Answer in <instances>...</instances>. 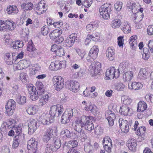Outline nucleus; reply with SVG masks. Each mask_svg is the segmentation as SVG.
Here are the masks:
<instances>
[{
	"instance_id": "f3484780",
	"label": "nucleus",
	"mask_w": 153,
	"mask_h": 153,
	"mask_svg": "<svg viewBox=\"0 0 153 153\" xmlns=\"http://www.w3.org/2000/svg\"><path fill=\"white\" fill-rule=\"evenodd\" d=\"M79 87V83L76 81L71 80L68 84V88L74 92H77Z\"/></svg>"
},
{
	"instance_id": "9d476101",
	"label": "nucleus",
	"mask_w": 153,
	"mask_h": 153,
	"mask_svg": "<svg viewBox=\"0 0 153 153\" xmlns=\"http://www.w3.org/2000/svg\"><path fill=\"white\" fill-rule=\"evenodd\" d=\"M30 64L29 61L25 59L21 60L13 65V68L14 71L22 70L27 68L30 65Z\"/></svg>"
},
{
	"instance_id": "8fccbe9b",
	"label": "nucleus",
	"mask_w": 153,
	"mask_h": 153,
	"mask_svg": "<svg viewBox=\"0 0 153 153\" xmlns=\"http://www.w3.org/2000/svg\"><path fill=\"white\" fill-rule=\"evenodd\" d=\"M35 85L38 90L41 91L42 93L44 94L43 85L41 82L37 81Z\"/></svg>"
},
{
	"instance_id": "37998d69",
	"label": "nucleus",
	"mask_w": 153,
	"mask_h": 153,
	"mask_svg": "<svg viewBox=\"0 0 153 153\" xmlns=\"http://www.w3.org/2000/svg\"><path fill=\"white\" fill-rule=\"evenodd\" d=\"M85 110L90 111L91 113H95L97 112V108L94 107L91 102L88 103L85 107Z\"/></svg>"
},
{
	"instance_id": "c85d7f7f",
	"label": "nucleus",
	"mask_w": 153,
	"mask_h": 153,
	"mask_svg": "<svg viewBox=\"0 0 153 153\" xmlns=\"http://www.w3.org/2000/svg\"><path fill=\"white\" fill-rule=\"evenodd\" d=\"M98 27V24L95 22H92L87 25L86 30L88 33H91L95 30Z\"/></svg>"
},
{
	"instance_id": "20e7f679",
	"label": "nucleus",
	"mask_w": 153,
	"mask_h": 153,
	"mask_svg": "<svg viewBox=\"0 0 153 153\" xmlns=\"http://www.w3.org/2000/svg\"><path fill=\"white\" fill-rule=\"evenodd\" d=\"M6 113L8 115H12L15 110L16 102L13 99L8 100L5 105Z\"/></svg>"
},
{
	"instance_id": "423d86ee",
	"label": "nucleus",
	"mask_w": 153,
	"mask_h": 153,
	"mask_svg": "<svg viewBox=\"0 0 153 153\" xmlns=\"http://www.w3.org/2000/svg\"><path fill=\"white\" fill-rule=\"evenodd\" d=\"M120 72L119 69H116L113 67L108 68L106 72V76L108 79L117 78L120 76Z\"/></svg>"
},
{
	"instance_id": "052dcab7",
	"label": "nucleus",
	"mask_w": 153,
	"mask_h": 153,
	"mask_svg": "<svg viewBox=\"0 0 153 153\" xmlns=\"http://www.w3.org/2000/svg\"><path fill=\"white\" fill-rule=\"evenodd\" d=\"M76 51L78 55L81 57V59H83L85 54V52L83 50H81L79 48L76 49Z\"/></svg>"
},
{
	"instance_id": "412c9836",
	"label": "nucleus",
	"mask_w": 153,
	"mask_h": 153,
	"mask_svg": "<svg viewBox=\"0 0 153 153\" xmlns=\"http://www.w3.org/2000/svg\"><path fill=\"white\" fill-rule=\"evenodd\" d=\"M53 130L52 128H49L43 136L42 140L43 142L48 143L52 137Z\"/></svg>"
},
{
	"instance_id": "393cba45",
	"label": "nucleus",
	"mask_w": 153,
	"mask_h": 153,
	"mask_svg": "<svg viewBox=\"0 0 153 153\" xmlns=\"http://www.w3.org/2000/svg\"><path fill=\"white\" fill-rule=\"evenodd\" d=\"M143 87V85L141 83L135 81L132 82L130 85H128V88L130 90L137 91L141 89Z\"/></svg>"
},
{
	"instance_id": "3c124183",
	"label": "nucleus",
	"mask_w": 153,
	"mask_h": 153,
	"mask_svg": "<svg viewBox=\"0 0 153 153\" xmlns=\"http://www.w3.org/2000/svg\"><path fill=\"white\" fill-rule=\"evenodd\" d=\"M50 31L49 27L46 25L44 26L41 28L42 33L44 36L47 35Z\"/></svg>"
},
{
	"instance_id": "6e6d98bb",
	"label": "nucleus",
	"mask_w": 153,
	"mask_h": 153,
	"mask_svg": "<svg viewBox=\"0 0 153 153\" xmlns=\"http://www.w3.org/2000/svg\"><path fill=\"white\" fill-rule=\"evenodd\" d=\"M55 105L56 107H57L56 111L57 112L59 116L63 113L64 111L63 108V106L60 105L58 104Z\"/></svg>"
},
{
	"instance_id": "4c0bfd02",
	"label": "nucleus",
	"mask_w": 153,
	"mask_h": 153,
	"mask_svg": "<svg viewBox=\"0 0 153 153\" xmlns=\"http://www.w3.org/2000/svg\"><path fill=\"white\" fill-rule=\"evenodd\" d=\"M134 73L132 71H128L123 75V78L125 81H130L133 77Z\"/></svg>"
},
{
	"instance_id": "a18cd8bd",
	"label": "nucleus",
	"mask_w": 153,
	"mask_h": 153,
	"mask_svg": "<svg viewBox=\"0 0 153 153\" xmlns=\"http://www.w3.org/2000/svg\"><path fill=\"white\" fill-rule=\"evenodd\" d=\"M84 150L86 153H92L93 146L89 143H87L84 145Z\"/></svg>"
},
{
	"instance_id": "5fc2aeb1",
	"label": "nucleus",
	"mask_w": 153,
	"mask_h": 153,
	"mask_svg": "<svg viewBox=\"0 0 153 153\" xmlns=\"http://www.w3.org/2000/svg\"><path fill=\"white\" fill-rule=\"evenodd\" d=\"M94 129V131L95 134H101L103 132V129L101 127L98 125H97Z\"/></svg>"
},
{
	"instance_id": "4be33fe9",
	"label": "nucleus",
	"mask_w": 153,
	"mask_h": 153,
	"mask_svg": "<svg viewBox=\"0 0 153 153\" xmlns=\"http://www.w3.org/2000/svg\"><path fill=\"white\" fill-rule=\"evenodd\" d=\"M40 92H39V95L40 96L41 95H42V96L39 99V105L40 106L42 107L45 105L48 102L49 99V96L47 94L43 95L44 94L41 93L40 94Z\"/></svg>"
},
{
	"instance_id": "1a4fd4ad",
	"label": "nucleus",
	"mask_w": 153,
	"mask_h": 153,
	"mask_svg": "<svg viewBox=\"0 0 153 153\" xmlns=\"http://www.w3.org/2000/svg\"><path fill=\"white\" fill-rule=\"evenodd\" d=\"M102 144L104 149L108 153H111L113 147L112 142L111 139L108 136L104 137L102 140Z\"/></svg>"
},
{
	"instance_id": "e2e57ef3",
	"label": "nucleus",
	"mask_w": 153,
	"mask_h": 153,
	"mask_svg": "<svg viewBox=\"0 0 153 153\" xmlns=\"http://www.w3.org/2000/svg\"><path fill=\"white\" fill-rule=\"evenodd\" d=\"M6 63L8 65H12L16 61V59L14 57L10 58L9 59L5 60Z\"/></svg>"
},
{
	"instance_id": "e433bc0d",
	"label": "nucleus",
	"mask_w": 153,
	"mask_h": 153,
	"mask_svg": "<svg viewBox=\"0 0 153 153\" xmlns=\"http://www.w3.org/2000/svg\"><path fill=\"white\" fill-rule=\"evenodd\" d=\"M148 71L146 68H141L139 73L138 77L139 79H144L148 75Z\"/></svg>"
},
{
	"instance_id": "7ed1b4c3",
	"label": "nucleus",
	"mask_w": 153,
	"mask_h": 153,
	"mask_svg": "<svg viewBox=\"0 0 153 153\" xmlns=\"http://www.w3.org/2000/svg\"><path fill=\"white\" fill-rule=\"evenodd\" d=\"M52 82L55 89L57 91H60L64 87V79L60 76H54L52 79Z\"/></svg>"
},
{
	"instance_id": "4d7b16f0",
	"label": "nucleus",
	"mask_w": 153,
	"mask_h": 153,
	"mask_svg": "<svg viewBox=\"0 0 153 153\" xmlns=\"http://www.w3.org/2000/svg\"><path fill=\"white\" fill-rule=\"evenodd\" d=\"M120 128L122 131L127 133L129 129V125H120Z\"/></svg>"
},
{
	"instance_id": "0eeeda50",
	"label": "nucleus",
	"mask_w": 153,
	"mask_h": 153,
	"mask_svg": "<svg viewBox=\"0 0 153 153\" xmlns=\"http://www.w3.org/2000/svg\"><path fill=\"white\" fill-rule=\"evenodd\" d=\"M66 66L65 61H55L51 62L49 69L51 71H57L66 67Z\"/></svg>"
},
{
	"instance_id": "ddd939ff",
	"label": "nucleus",
	"mask_w": 153,
	"mask_h": 153,
	"mask_svg": "<svg viewBox=\"0 0 153 153\" xmlns=\"http://www.w3.org/2000/svg\"><path fill=\"white\" fill-rule=\"evenodd\" d=\"M45 3L44 0L40 1L35 8V13L38 15L44 13L46 10L45 8Z\"/></svg>"
},
{
	"instance_id": "b1692460",
	"label": "nucleus",
	"mask_w": 153,
	"mask_h": 153,
	"mask_svg": "<svg viewBox=\"0 0 153 153\" xmlns=\"http://www.w3.org/2000/svg\"><path fill=\"white\" fill-rule=\"evenodd\" d=\"M126 6L127 7L131 9L133 13H137L138 12V10L140 7V5L139 3L137 4L135 2L132 3L130 1L127 2Z\"/></svg>"
},
{
	"instance_id": "dca6fc26",
	"label": "nucleus",
	"mask_w": 153,
	"mask_h": 153,
	"mask_svg": "<svg viewBox=\"0 0 153 153\" xmlns=\"http://www.w3.org/2000/svg\"><path fill=\"white\" fill-rule=\"evenodd\" d=\"M105 115L109 124H114V120L116 118L114 113L110 110H107L105 112Z\"/></svg>"
},
{
	"instance_id": "f704fd0d",
	"label": "nucleus",
	"mask_w": 153,
	"mask_h": 153,
	"mask_svg": "<svg viewBox=\"0 0 153 153\" xmlns=\"http://www.w3.org/2000/svg\"><path fill=\"white\" fill-rule=\"evenodd\" d=\"M137 36L136 35H134L131 36L129 39V43L131 49H134L137 46Z\"/></svg>"
},
{
	"instance_id": "5701e85b",
	"label": "nucleus",
	"mask_w": 153,
	"mask_h": 153,
	"mask_svg": "<svg viewBox=\"0 0 153 153\" xmlns=\"http://www.w3.org/2000/svg\"><path fill=\"white\" fill-rule=\"evenodd\" d=\"M78 145V142L75 140H71L68 142H65L63 145V149L73 148L76 147Z\"/></svg>"
},
{
	"instance_id": "58836bf2",
	"label": "nucleus",
	"mask_w": 153,
	"mask_h": 153,
	"mask_svg": "<svg viewBox=\"0 0 153 153\" xmlns=\"http://www.w3.org/2000/svg\"><path fill=\"white\" fill-rule=\"evenodd\" d=\"M121 29L124 33L128 34L131 32V27L128 22H124L122 25Z\"/></svg>"
},
{
	"instance_id": "c756f323",
	"label": "nucleus",
	"mask_w": 153,
	"mask_h": 153,
	"mask_svg": "<svg viewBox=\"0 0 153 153\" xmlns=\"http://www.w3.org/2000/svg\"><path fill=\"white\" fill-rule=\"evenodd\" d=\"M147 108V104L146 102L143 101H140L137 104V111L138 112H143L146 110Z\"/></svg>"
},
{
	"instance_id": "680f3d73",
	"label": "nucleus",
	"mask_w": 153,
	"mask_h": 153,
	"mask_svg": "<svg viewBox=\"0 0 153 153\" xmlns=\"http://www.w3.org/2000/svg\"><path fill=\"white\" fill-rule=\"evenodd\" d=\"M28 132L30 134L33 133L37 128V125H28Z\"/></svg>"
},
{
	"instance_id": "a878e982",
	"label": "nucleus",
	"mask_w": 153,
	"mask_h": 153,
	"mask_svg": "<svg viewBox=\"0 0 153 153\" xmlns=\"http://www.w3.org/2000/svg\"><path fill=\"white\" fill-rule=\"evenodd\" d=\"M4 24L5 31L13 30L16 27L15 23L9 20H6Z\"/></svg>"
},
{
	"instance_id": "13d9d810",
	"label": "nucleus",
	"mask_w": 153,
	"mask_h": 153,
	"mask_svg": "<svg viewBox=\"0 0 153 153\" xmlns=\"http://www.w3.org/2000/svg\"><path fill=\"white\" fill-rule=\"evenodd\" d=\"M125 87V85L122 83L119 82L117 83L115 86V88L117 91H122Z\"/></svg>"
},
{
	"instance_id": "f03ea898",
	"label": "nucleus",
	"mask_w": 153,
	"mask_h": 153,
	"mask_svg": "<svg viewBox=\"0 0 153 153\" xmlns=\"http://www.w3.org/2000/svg\"><path fill=\"white\" fill-rule=\"evenodd\" d=\"M111 11L110 4L107 3L103 4L99 8L100 14L105 19H109Z\"/></svg>"
},
{
	"instance_id": "603ef678",
	"label": "nucleus",
	"mask_w": 153,
	"mask_h": 153,
	"mask_svg": "<svg viewBox=\"0 0 153 153\" xmlns=\"http://www.w3.org/2000/svg\"><path fill=\"white\" fill-rule=\"evenodd\" d=\"M26 98L24 96L19 97L17 99V102L19 104L22 105L26 103Z\"/></svg>"
},
{
	"instance_id": "a19ab883",
	"label": "nucleus",
	"mask_w": 153,
	"mask_h": 153,
	"mask_svg": "<svg viewBox=\"0 0 153 153\" xmlns=\"http://www.w3.org/2000/svg\"><path fill=\"white\" fill-rule=\"evenodd\" d=\"M62 31L61 30H55L51 31L49 35L50 38L52 39H56L59 35L62 33Z\"/></svg>"
},
{
	"instance_id": "ea45409f",
	"label": "nucleus",
	"mask_w": 153,
	"mask_h": 153,
	"mask_svg": "<svg viewBox=\"0 0 153 153\" xmlns=\"http://www.w3.org/2000/svg\"><path fill=\"white\" fill-rule=\"evenodd\" d=\"M33 7V4L31 2L24 3L21 5V8L23 9L25 11L32 10Z\"/></svg>"
},
{
	"instance_id": "864d4df0",
	"label": "nucleus",
	"mask_w": 153,
	"mask_h": 153,
	"mask_svg": "<svg viewBox=\"0 0 153 153\" xmlns=\"http://www.w3.org/2000/svg\"><path fill=\"white\" fill-rule=\"evenodd\" d=\"M123 36H120L117 38V43L120 47L123 48L124 41Z\"/></svg>"
},
{
	"instance_id": "0e129e2a",
	"label": "nucleus",
	"mask_w": 153,
	"mask_h": 153,
	"mask_svg": "<svg viewBox=\"0 0 153 153\" xmlns=\"http://www.w3.org/2000/svg\"><path fill=\"white\" fill-rule=\"evenodd\" d=\"M123 3L121 2H117L114 4L115 9L117 11H120L122 8Z\"/></svg>"
},
{
	"instance_id": "9b49d317",
	"label": "nucleus",
	"mask_w": 153,
	"mask_h": 153,
	"mask_svg": "<svg viewBox=\"0 0 153 153\" xmlns=\"http://www.w3.org/2000/svg\"><path fill=\"white\" fill-rule=\"evenodd\" d=\"M28 90L30 98L32 100L35 101L39 98L38 92L35 87L32 85H27Z\"/></svg>"
},
{
	"instance_id": "79ce46f5",
	"label": "nucleus",
	"mask_w": 153,
	"mask_h": 153,
	"mask_svg": "<svg viewBox=\"0 0 153 153\" xmlns=\"http://www.w3.org/2000/svg\"><path fill=\"white\" fill-rule=\"evenodd\" d=\"M129 107L126 105H122L120 107V111L122 115L125 116L128 115H129Z\"/></svg>"
},
{
	"instance_id": "49530a36",
	"label": "nucleus",
	"mask_w": 153,
	"mask_h": 153,
	"mask_svg": "<svg viewBox=\"0 0 153 153\" xmlns=\"http://www.w3.org/2000/svg\"><path fill=\"white\" fill-rule=\"evenodd\" d=\"M22 126L21 125H14L13 129L15 131L16 134V135H21Z\"/></svg>"
},
{
	"instance_id": "4468645a",
	"label": "nucleus",
	"mask_w": 153,
	"mask_h": 153,
	"mask_svg": "<svg viewBox=\"0 0 153 153\" xmlns=\"http://www.w3.org/2000/svg\"><path fill=\"white\" fill-rule=\"evenodd\" d=\"M77 37L74 34H72L65 40L63 45L67 48L71 47L73 45L75 40H77Z\"/></svg>"
},
{
	"instance_id": "774afa93",
	"label": "nucleus",
	"mask_w": 153,
	"mask_h": 153,
	"mask_svg": "<svg viewBox=\"0 0 153 153\" xmlns=\"http://www.w3.org/2000/svg\"><path fill=\"white\" fill-rule=\"evenodd\" d=\"M147 33L149 35H153V25H149L147 30Z\"/></svg>"
},
{
	"instance_id": "6ab92c4d",
	"label": "nucleus",
	"mask_w": 153,
	"mask_h": 153,
	"mask_svg": "<svg viewBox=\"0 0 153 153\" xmlns=\"http://www.w3.org/2000/svg\"><path fill=\"white\" fill-rule=\"evenodd\" d=\"M137 145L136 140L134 138L130 139L127 141V146L131 151L135 152L136 151Z\"/></svg>"
},
{
	"instance_id": "cd10ccee",
	"label": "nucleus",
	"mask_w": 153,
	"mask_h": 153,
	"mask_svg": "<svg viewBox=\"0 0 153 153\" xmlns=\"http://www.w3.org/2000/svg\"><path fill=\"white\" fill-rule=\"evenodd\" d=\"M115 50L112 47H108L106 52V55L108 59L111 61L113 60L114 59Z\"/></svg>"
},
{
	"instance_id": "bb28decb",
	"label": "nucleus",
	"mask_w": 153,
	"mask_h": 153,
	"mask_svg": "<svg viewBox=\"0 0 153 153\" xmlns=\"http://www.w3.org/2000/svg\"><path fill=\"white\" fill-rule=\"evenodd\" d=\"M7 13L9 15H13L17 14L19 11V9L15 5H9L7 8Z\"/></svg>"
},
{
	"instance_id": "bf43d9fd",
	"label": "nucleus",
	"mask_w": 153,
	"mask_h": 153,
	"mask_svg": "<svg viewBox=\"0 0 153 153\" xmlns=\"http://www.w3.org/2000/svg\"><path fill=\"white\" fill-rule=\"evenodd\" d=\"M92 3V0H86L82 2V6L88 8Z\"/></svg>"
},
{
	"instance_id": "7c9ffc66",
	"label": "nucleus",
	"mask_w": 153,
	"mask_h": 153,
	"mask_svg": "<svg viewBox=\"0 0 153 153\" xmlns=\"http://www.w3.org/2000/svg\"><path fill=\"white\" fill-rule=\"evenodd\" d=\"M26 111L30 115H34L36 114L38 111V106L37 105H32L27 107Z\"/></svg>"
},
{
	"instance_id": "c03bdc74",
	"label": "nucleus",
	"mask_w": 153,
	"mask_h": 153,
	"mask_svg": "<svg viewBox=\"0 0 153 153\" xmlns=\"http://www.w3.org/2000/svg\"><path fill=\"white\" fill-rule=\"evenodd\" d=\"M21 122L19 120L17 119L10 118L7 120L6 122H3V124H20Z\"/></svg>"
},
{
	"instance_id": "2f4dec72",
	"label": "nucleus",
	"mask_w": 153,
	"mask_h": 153,
	"mask_svg": "<svg viewBox=\"0 0 153 153\" xmlns=\"http://www.w3.org/2000/svg\"><path fill=\"white\" fill-rule=\"evenodd\" d=\"M121 25V20L118 18H116L112 19L110 25L112 28L117 29L120 27Z\"/></svg>"
},
{
	"instance_id": "aec40b11",
	"label": "nucleus",
	"mask_w": 153,
	"mask_h": 153,
	"mask_svg": "<svg viewBox=\"0 0 153 153\" xmlns=\"http://www.w3.org/2000/svg\"><path fill=\"white\" fill-rule=\"evenodd\" d=\"M146 131V129L144 126L139 127L136 132V134L139 136L138 139L140 141L143 140L145 139V133Z\"/></svg>"
},
{
	"instance_id": "a211bd4d",
	"label": "nucleus",
	"mask_w": 153,
	"mask_h": 153,
	"mask_svg": "<svg viewBox=\"0 0 153 153\" xmlns=\"http://www.w3.org/2000/svg\"><path fill=\"white\" fill-rule=\"evenodd\" d=\"M144 16L143 13H140L137 12V13L134 14L133 16L132 19L136 24H139L138 25L139 28L142 27V25L139 23L142 20Z\"/></svg>"
},
{
	"instance_id": "72a5a7b5",
	"label": "nucleus",
	"mask_w": 153,
	"mask_h": 153,
	"mask_svg": "<svg viewBox=\"0 0 153 153\" xmlns=\"http://www.w3.org/2000/svg\"><path fill=\"white\" fill-rule=\"evenodd\" d=\"M22 139V135H15L13 139L12 147L14 149L16 148L19 145L20 141Z\"/></svg>"
},
{
	"instance_id": "c9c22d12",
	"label": "nucleus",
	"mask_w": 153,
	"mask_h": 153,
	"mask_svg": "<svg viewBox=\"0 0 153 153\" xmlns=\"http://www.w3.org/2000/svg\"><path fill=\"white\" fill-rule=\"evenodd\" d=\"M38 143L34 138H31L27 142V149L30 148H37Z\"/></svg>"
},
{
	"instance_id": "69168bd1",
	"label": "nucleus",
	"mask_w": 153,
	"mask_h": 153,
	"mask_svg": "<svg viewBox=\"0 0 153 153\" xmlns=\"http://www.w3.org/2000/svg\"><path fill=\"white\" fill-rule=\"evenodd\" d=\"M82 128H84V126H83V125H76L74 129L76 131L78 132V134L82 131Z\"/></svg>"
},
{
	"instance_id": "39448f33",
	"label": "nucleus",
	"mask_w": 153,
	"mask_h": 153,
	"mask_svg": "<svg viewBox=\"0 0 153 153\" xmlns=\"http://www.w3.org/2000/svg\"><path fill=\"white\" fill-rule=\"evenodd\" d=\"M95 120L92 116H86L83 115L78 118L75 121L76 124H93Z\"/></svg>"
},
{
	"instance_id": "473e14b6",
	"label": "nucleus",
	"mask_w": 153,
	"mask_h": 153,
	"mask_svg": "<svg viewBox=\"0 0 153 153\" xmlns=\"http://www.w3.org/2000/svg\"><path fill=\"white\" fill-rule=\"evenodd\" d=\"M92 68L95 75H97L100 72L101 65L100 63L98 62H94L92 63Z\"/></svg>"
},
{
	"instance_id": "2eb2a0df",
	"label": "nucleus",
	"mask_w": 153,
	"mask_h": 153,
	"mask_svg": "<svg viewBox=\"0 0 153 153\" xmlns=\"http://www.w3.org/2000/svg\"><path fill=\"white\" fill-rule=\"evenodd\" d=\"M51 50L52 52L55 53L57 56L60 57L65 55L64 49L60 45H58L56 44L53 45L51 46Z\"/></svg>"
},
{
	"instance_id": "de8ad7c7",
	"label": "nucleus",
	"mask_w": 153,
	"mask_h": 153,
	"mask_svg": "<svg viewBox=\"0 0 153 153\" xmlns=\"http://www.w3.org/2000/svg\"><path fill=\"white\" fill-rule=\"evenodd\" d=\"M88 37L91 38V39L94 41H98L100 38V34L96 32L92 34V35L88 34Z\"/></svg>"
},
{
	"instance_id": "6e6552de",
	"label": "nucleus",
	"mask_w": 153,
	"mask_h": 153,
	"mask_svg": "<svg viewBox=\"0 0 153 153\" xmlns=\"http://www.w3.org/2000/svg\"><path fill=\"white\" fill-rule=\"evenodd\" d=\"M98 46L94 45L91 49L86 59L88 62H92L97 57L99 52Z\"/></svg>"
},
{
	"instance_id": "f257e3e1",
	"label": "nucleus",
	"mask_w": 153,
	"mask_h": 153,
	"mask_svg": "<svg viewBox=\"0 0 153 153\" xmlns=\"http://www.w3.org/2000/svg\"><path fill=\"white\" fill-rule=\"evenodd\" d=\"M57 108L55 105L51 106L49 111L51 117L44 119L41 118L40 121L42 124H49L53 123V118L55 117H59L57 112L56 111Z\"/></svg>"
},
{
	"instance_id": "09e8293b",
	"label": "nucleus",
	"mask_w": 153,
	"mask_h": 153,
	"mask_svg": "<svg viewBox=\"0 0 153 153\" xmlns=\"http://www.w3.org/2000/svg\"><path fill=\"white\" fill-rule=\"evenodd\" d=\"M78 137H79V139L82 141H85L86 139L87 136L86 134L83 131L79 133L77 136Z\"/></svg>"
},
{
	"instance_id": "f8f14e48",
	"label": "nucleus",
	"mask_w": 153,
	"mask_h": 153,
	"mask_svg": "<svg viewBox=\"0 0 153 153\" xmlns=\"http://www.w3.org/2000/svg\"><path fill=\"white\" fill-rule=\"evenodd\" d=\"M73 109L65 111L62 116L61 123L63 124L68 123L73 116Z\"/></svg>"
},
{
	"instance_id": "338daca9",
	"label": "nucleus",
	"mask_w": 153,
	"mask_h": 153,
	"mask_svg": "<svg viewBox=\"0 0 153 153\" xmlns=\"http://www.w3.org/2000/svg\"><path fill=\"white\" fill-rule=\"evenodd\" d=\"M27 50L30 52H33L35 51L36 49L33 46V44H28L27 47Z\"/></svg>"
}]
</instances>
